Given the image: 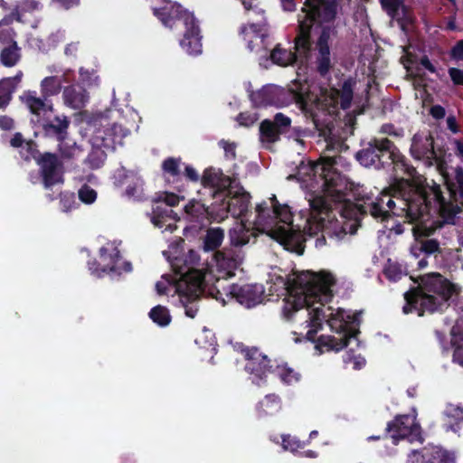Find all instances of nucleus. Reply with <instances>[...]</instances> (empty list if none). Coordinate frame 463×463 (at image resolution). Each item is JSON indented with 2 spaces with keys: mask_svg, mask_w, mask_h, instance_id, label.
<instances>
[{
  "mask_svg": "<svg viewBox=\"0 0 463 463\" xmlns=\"http://www.w3.org/2000/svg\"><path fill=\"white\" fill-rule=\"evenodd\" d=\"M385 156L392 161L397 175L392 193L365 195L363 203L359 204L345 200L344 190L347 182L338 168L344 164L342 156L324 157L318 162H301L295 177L302 188L308 190L307 200L309 206L300 212L301 217L305 218L303 232L298 225H293L289 206L279 203L275 195L269 198V203L257 205L253 230L269 235L287 250L298 255L304 251V233L313 236L322 232V237L316 241L317 247L325 244L326 236L341 240L347 233H355L358 214L369 213L373 216L370 209L364 207L368 198L375 200L388 194L396 201L395 196L402 197V194L399 187L402 178L411 182L410 178L416 174L415 168L407 164L404 156L387 138H375L369 142L357 153L356 158L365 167L379 168L384 165L382 160Z\"/></svg>",
  "mask_w": 463,
  "mask_h": 463,
  "instance_id": "nucleus-1",
  "label": "nucleus"
},
{
  "mask_svg": "<svg viewBox=\"0 0 463 463\" xmlns=\"http://www.w3.org/2000/svg\"><path fill=\"white\" fill-rule=\"evenodd\" d=\"M335 283V279L329 271H302L295 274L287 284L288 294L283 299L282 315L287 320L293 321L298 330L293 332L294 335H299L293 339L294 342L312 341L323 321L339 335L338 337L321 335L316 344L319 354L338 352L346 346L347 340L354 336L358 324L359 314L327 305L333 298Z\"/></svg>",
  "mask_w": 463,
  "mask_h": 463,
  "instance_id": "nucleus-2",
  "label": "nucleus"
},
{
  "mask_svg": "<svg viewBox=\"0 0 463 463\" xmlns=\"http://www.w3.org/2000/svg\"><path fill=\"white\" fill-rule=\"evenodd\" d=\"M402 197L395 196L396 201L388 194L368 198L365 206L370 209L374 219L388 220L392 215L404 218L408 222L416 223L412 229L416 236H428L437 227L438 222L431 221L439 217L443 222L454 223L458 213L462 212L463 203H457L458 191L449 187L445 194L440 185L433 180L418 177L413 182L402 178L399 183Z\"/></svg>",
  "mask_w": 463,
  "mask_h": 463,
  "instance_id": "nucleus-3",
  "label": "nucleus"
},
{
  "mask_svg": "<svg viewBox=\"0 0 463 463\" xmlns=\"http://www.w3.org/2000/svg\"><path fill=\"white\" fill-rule=\"evenodd\" d=\"M305 0L298 14V34L295 39V52L278 44L270 52L273 63L288 66L299 60L307 61L316 59L317 69L325 74L331 66L330 48L335 37L333 21L336 14L337 4L329 0L324 4Z\"/></svg>",
  "mask_w": 463,
  "mask_h": 463,
  "instance_id": "nucleus-4",
  "label": "nucleus"
},
{
  "mask_svg": "<svg viewBox=\"0 0 463 463\" xmlns=\"http://www.w3.org/2000/svg\"><path fill=\"white\" fill-rule=\"evenodd\" d=\"M178 245L174 248V256L171 251H164L173 269L174 275H163L156 284L158 295H177L179 301L184 308L185 316L195 317L198 306L197 299L205 291L211 280L212 271L199 268V256L194 250H189L185 259V268L179 265Z\"/></svg>",
  "mask_w": 463,
  "mask_h": 463,
  "instance_id": "nucleus-5",
  "label": "nucleus"
},
{
  "mask_svg": "<svg viewBox=\"0 0 463 463\" xmlns=\"http://www.w3.org/2000/svg\"><path fill=\"white\" fill-rule=\"evenodd\" d=\"M417 282L418 288L405 294V314L412 312L413 309L418 311L419 316H422L424 312L442 310L449 298L458 292L455 284L439 273L420 276Z\"/></svg>",
  "mask_w": 463,
  "mask_h": 463,
  "instance_id": "nucleus-6",
  "label": "nucleus"
},
{
  "mask_svg": "<svg viewBox=\"0 0 463 463\" xmlns=\"http://www.w3.org/2000/svg\"><path fill=\"white\" fill-rule=\"evenodd\" d=\"M155 14L158 16L165 26L184 29L180 46L190 55L202 52V36L196 19L192 13L182 8L179 5H171L162 9H156Z\"/></svg>",
  "mask_w": 463,
  "mask_h": 463,
  "instance_id": "nucleus-7",
  "label": "nucleus"
},
{
  "mask_svg": "<svg viewBox=\"0 0 463 463\" xmlns=\"http://www.w3.org/2000/svg\"><path fill=\"white\" fill-rule=\"evenodd\" d=\"M247 18L248 23L240 28V35L250 52L266 56L270 43L263 11L257 7L250 9L247 11Z\"/></svg>",
  "mask_w": 463,
  "mask_h": 463,
  "instance_id": "nucleus-8",
  "label": "nucleus"
},
{
  "mask_svg": "<svg viewBox=\"0 0 463 463\" xmlns=\"http://www.w3.org/2000/svg\"><path fill=\"white\" fill-rule=\"evenodd\" d=\"M128 134V129L117 124L103 126L102 128L95 130L90 138L93 150L87 158L90 167L99 168L106 158V154L101 148L115 149L117 145H121L123 138Z\"/></svg>",
  "mask_w": 463,
  "mask_h": 463,
  "instance_id": "nucleus-9",
  "label": "nucleus"
},
{
  "mask_svg": "<svg viewBox=\"0 0 463 463\" xmlns=\"http://www.w3.org/2000/svg\"><path fill=\"white\" fill-rule=\"evenodd\" d=\"M250 99L255 107H283L291 101H296L303 108H306L312 98L306 93L301 87L300 90L291 87L288 91L278 86L269 85L253 92Z\"/></svg>",
  "mask_w": 463,
  "mask_h": 463,
  "instance_id": "nucleus-10",
  "label": "nucleus"
},
{
  "mask_svg": "<svg viewBox=\"0 0 463 463\" xmlns=\"http://www.w3.org/2000/svg\"><path fill=\"white\" fill-rule=\"evenodd\" d=\"M61 90V79L51 75L43 78L40 82L43 99L38 97L35 91L27 90L20 96V99L33 116L47 117L52 112V104L47 99L58 95Z\"/></svg>",
  "mask_w": 463,
  "mask_h": 463,
  "instance_id": "nucleus-11",
  "label": "nucleus"
},
{
  "mask_svg": "<svg viewBox=\"0 0 463 463\" xmlns=\"http://www.w3.org/2000/svg\"><path fill=\"white\" fill-rule=\"evenodd\" d=\"M250 195L239 184H235L219 201L212 204L214 221L221 222L231 213L234 218L242 216L250 206Z\"/></svg>",
  "mask_w": 463,
  "mask_h": 463,
  "instance_id": "nucleus-12",
  "label": "nucleus"
},
{
  "mask_svg": "<svg viewBox=\"0 0 463 463\" xmlns=\"http://www.w3.org/2000/svg\"><path fill=\"white\" fill-rule=\"evenodd\" d=\"M220 286L209 287L206 290L208 294L221 302L222 305L227 303L226 298L235 299L238 303L245 307L250 308L265 300L264 288L260 284H247V285H232L227 292H221Z\"/></svg>",
  "mask_w": 463,
  "mask_h": 463,
  "instance_id": "nucleus-13",
  "label": "nucleus"
},
{
  "mask_svg": "<svg viewBox=\"0 0 463 463\" xmlns=\"http://www.w3.org/2000/svg\"><path fill=\"white\" fill-rule=\"evenodd\" d=\"M410 153L414 159L422 161L426 165L436 166L437 171L445 178L447 164L443 156L434 149L430 131H420L413 135Z\"/></svg>",
  "mask_w": 463,
  "mask_h": 463,
  "instance_id": "nucleus-14",
  "label": "nucleus"
},
{
  "mask_svg": "<svg viewBox=\"0 0 463 463\" xmlns=\"http://www.w3.org/2000/svg\"><path fill=\"white\" fill-rule=\"evenodd\" d=\"M98 265L99 268L96 269L90 266L91 273L97 277H101L103 274L110 272L120 275L123 272H130L132 269L129 262L121 260L116 241H109L99 249Z\"/></svg>",
  "mask_w": 463,
  "mask_h": 463,
  "instance_id": "nucleus-15",
  "label": "nucleus"
},
{
  "mask_svg": "<svg viewBox=\"0 0 463 463\" xmlns=\"http://www.w3.org/2000/svg\"><path fill=\"white\" fill-rule=\"evenodd\" d=\"M354 84L353 80H348L345 81L341 90L330 89L322 90L317 98V107L326 110L328 114H335L338 108L343 109L350 108Z\"/></svg>",
  "mask_w": 463,
  "mask_h": 463,
  "instance_id": "nucleus-16",
  "label": "nucleus"
},
{
  "mask_svg": "<svg viewBox=\"0 0 463 463\" xmlns=\"http://www.w3.org/2000/svg\"><path fill=\"white\" fill-rule=\"evenodd\" d=\"M241 352L246 360L245 370L250 374L252 383L262 385L266 383L267 374L272 373L273 366H269L267 356L257 348H243Z\"/></svg>",
  "mask_w": 463,
  "mask_h": 463,
  "instance_id": "nucleus-17",
  "label": "nucleus"
},
{
  "mask_svg": "<svg viewBox=\"0 0 463 463\" xmlns=\"http://www.w3.org/2000/svg\"><path fill=\"white\" fill-rule=\"evenodd\" d=\"M388 432L391 433L392 444L396 445L400 439H407L411 442L421 440L420 427L415 421V415H402L387 426Z\"/></svg>",
  "mask_w": 463,
  "mask_h": 463,
  "instance_id": "nucleus-18",
  "label": "nucleus"
},
{
  "mask_svg": "<svg viewBox=\"0 0 463 463\" xmlns=\"http://www.w3.org/2000/svg\"><path fill=\"white\" fill-rule=\"evenodd\" d=\"M291 119L282 113H277L273 120L265 119L260 126L262 143L272 144L279 139V136L289 131Z\"/></svg>",
  "mask_w": 463,
  "mask_h": 463,
  "instance_id": "nucleus-19",
  "label": "nucleus"
},
{
  "mask_svg": "<svg viewBox=\"0 0 463 463\" xmlns=\"http://www.w3.org/2000/svg\"><path fill=\"white\" fill-rule=\"evenodd\" d=\"M213 260L216 270L219 272L216 280L220 284L222 279H227L234 275V271L242 263L243 256L241 252L233 250L218 251L214 254Z\"/></svg>",
  "mask_w": 463,
  "mask_h": 463,
  "instance_id": "nucleus-20",
  "label": "nucleus"
},
{
  "mask_svg": "<svg viewBox=\"0 0 463 463\" xmlns=\"http://www.w3.org/2000/svg\"><path fill=\"white\" fill-rule=\"evenodd\" d=\"M202 183L204 186H209L214 189L213 196L214 202H219L236 184L235 181L232 180L229 176L223 175L220 169L208 168L204 171Z\"/></svg>",
  "mask_w": 463,
  "mask_h": 463,
  "instance_id": "nucleus-21",
  "label": "nucleus"
},
{
  "mask_svg": "<svg viewBox=\"0 0 463 463\" xmlns=\"http://www.w3.org/2000/svg\"><path fill=\"white\" fill-rule=\"evenodd\" d=\"M45 188L62 183L61 165L56 156L46 153L38 160Z\"/></svg>",
  "mask_w": 463,
  "mask_h": 463,
  "instance_id": "nucleus-22",
  "label": "nucleus"
},
{
  "mask_svg": "<svg viewBox=\"0 0 463 463\" xmlns=\"http://www.w3.org/2000/svg\"><path fill=\"white\" fill-rule=\"evenodd\" d=\"M407 463H454V458L439 447L424 448L420 452L413 451Z\"/></svg>",
  "mask_w": 463,
  "mask_h": 463,
  "instance_id": "nucleus-23",
  "label": "nucleus"
},
{
  "mask_svg": "<svg viewBox=\"0 0 463 463\" xmlns=\"http://www.w3.org/2000/svg\"><path fill=\"white\" fill-rule=\"evenodd\" d=\"M402 62L407 70L408 75L413 78V85L415 87L423 85V80L421 78V68L428 70L430 72H435V68L427 57L420 59L418 63L415 61L409 52L406 51V54L402 56Z\"/></svg>",
  "mask_w": 463,
  "mask_h": 463,
  "instance_id": "nucleus-24",
  "label": "nucleus"
},
{
  "mask_svg": "<svg viewBox=\"0 0 463 463\" xmlns=\"http://www.w3.org/2000/svg\"><path fill=\"white\" fill-rule=\"evenodd\" d=\"M150 220L156 227L173 232L176 229L175 222L178 218L172 209L157 205L153 209Z\"/></svg>",
  "mask_w": 463,
  "mask_h": 463,
  "instance_id": "nucleus-25",
  "label": "nucleus"
},
{
  "mask_svg": "<svg viewBox=\"0 0 463 463\" xmlns=\"http://www.w3.org/2000/svg\"><path fill=\"white\" fill-rule=\"evenodd\" d=\"M62 98L64 104L73 109H80L89 101V95L84 89L76 85H70L63 89Z\"/></svg>",
  "mask_w": 463,
  "mask_h": 463,
  "instance_id": "nucleus-26",
  "label": "nucleus"
},
{
  "mask_svg": "<svg viewBox=\"0 0 463 463\" xmlns=\"http://www.w3.org/2000/svg\"><path fill=\"white\" fill-rule=\"evenodd\" d=\"M184 213L186 218L191 222H203L208 216L214 220V215L212 213V206L206 207L203 203L196 200L190 201L184 207Z\"/></svg>",
  "mask_w": 463,
  "mask_h": 463,
  "instance_id": "nucleus-27",
  "label": "nucleus"
},
{
  "mask_svg": "<svg viewBox=\"0 0 463 463\" xmlns=\"http://www.w3.org/2000/svg\"><path fill=\"white\" fill-rule=\"evenodd\" d=\"M281 400L275 394H269L258 404V411L260 415H274L281 410Z\"/></svg>",
  "mask_w": 463,
  "mask_h": 463,
  "instance_id": "nucleus-28",
  "label": "nucleus"
},
{
  "mask_svg": "<svg viewBox=\"0 0 463 463\" xmlns=\"http://www.w3.org/2000/svg\"><path fill=\"white\" fill-rule=\"evenodd\" d=\"M224 239L223 230L221 228H211L207 231L203 240L204 250H214L221 246Z\"/></svg>",
  "mask_w": 463,
  "mask_h": 463,
  "instance_id": "nucleus-29",
  "label": "nucleus"
},
{
  "mask_svg": "<svg viewBox=\"0 0 463 463\" xmlns=\"http://www.w3.org/2000/svg\"><path fill=\"white\" fill-rule=\"evenodd\" d=\"M20 58L21 52L16 43H12V44L3 47V50L0 53V60L2 63L6 67L14 66Z\"/></svg>",
  "mask_w": 463,
  "mask_h": 463,
  "instance_id": "nucleus-30",
  "label": "nucleus"
},
{
  "mask_svg": "<svg viewBox=\"0 0 463 463\" xmlns=\"http://www.w3.org/2000/svg\"><path fill=\"white\" fill-rule=\"evenodd\" d=\"M48 116L49 114L47 115V117ZM47 117H37V122L41 126H43L46 130L53 129V131L59 136V138L62 137L69 125L66 117H56L54 118V121L51 123H46L44 118H46Z\"/></svg>",
  "mask_w": 463,
  "mask_h": 463,
  "instance_id": "nucleus-31",
  "label": "nucleus"
},
{
  "mask_svg": "<svg viewBox=\"0 0 463 463\" xmlns=\"http://www.w3.org/2000/svg\"><path fill=\"white\" fill-rule=\"evenodd\" d=\"M280 380L286 384H293L299 381L300 374L296 372L293 368L288 367V364H277L272 370Z\"/></svg>",
  "mask_w": 463,
  "mask_h": 463,
  "instance_id": "nucleus-32",
  "label": "nucleus"
},
{
  "mask_svg": "<svg viewBox=\"0 0 463 463\" xmlns=\"http://www.w3.org/2000/svg\"><path fill=\"white\" fill-rule=\"evenodd\" d=\"M253 233L241 222L230 232L231 243L234 246H243L250 242V238Z\"/></svg>",
  "mask_w": 463,
  "mask_h": 463,
  "instance_id": "nucleus-33",
  "label": "nucleus"
},
{
  "mask_svg": "<svg viewBox=\"0 0 463 463\" xmlns=\"http://www.w3.org/2000/svg\"><path fill=\"white\" fill-rule=\"evenodd\" d=\"M131 180L128 183L126 194L128 197L135 200H142L145 198V193L143 188V180L137 175H131Z\"/></svg>",
  "mask_w": 463,
  "mask_h": 463,
  "instance_id": "nucleus-34",
  "label": "nucleus"
},
{
  "mask_svg": "<svg viewBox=\"0 0 463 463\" xmlns=\"http://www.w3.org/2000/svg\"><path fill=\"white\" fill-rule=\"evenodd\" d=\"M150 318L160 326H167L171 321L168 309L163 306H156L149 312Z\"/></svg>",
  "mask_w": 463,
  "mask_h": 463,
  "instance_id": "nucleus-35",
  "label": "nucleus"
},
{
  "mask_svg": "<svg viewBox=\"0 0 463 463\" xmlns=\"http://www.w3.org/2000/svg\"><path fill=\"white\" fill-rule=\"evenodd\" d=\"M445 415L449 420V424L447 429L451 430H456L452 421L458 424L463 421V406L456 405V404H449L445 410Z\"/></svg>",
  "mask_w": 463,
  "mask_h": 463,
  "instance_id": "nucleus-36",
  "label": "nucleus"
},
{
  "mask_svg": "<svg viewBox=\"0 0 463 463\" xmlns=\"http://www.w3.org/2000/svg\"><path fill=\"white\" fill-rule=\"evenodd\" d=\"M60 139V151L65 157L71 158L80 154V147L77 146L73 140L65 138L64 137H61Z\"/></svg>",
  "mask_w": 463,
  "mask_h": 463,
  "instance_id": "nucleus-37",
  "label": "nucleus"
},
{
  "mask_svg": "<svg viewBox=\"0 0 463 463\" xmlns=\"http://www.w3.org/2000/svg\"><path fill=\"white\" fill-rule=\"evenodd\" d=\"M43 8L42 0H21L16 9L17 20H21V13H33Z\"/></svg>",
  "mask_w": 463,
  "mask_h": 463,
  "instance_id": "nucleus-38",
  "label": "nucleus"
},
{
  "mask_svg": "<svg viewBox=\"0 0 463 463\" xmlns=\"http://www.w3.org/2000/svg\"><path fill=\"white\" fill-rule=\"evenodd\" d=\"M48 71L52 73L53 77H59L61 79V89L63 84L71 83L75 80L74 72L71 69L60 71L54 65H52L48 67Z\"/></svg>",
  "mask_w": 463,
  "mask_h": 463,
  "instance_id": "nucleus-39",
  "label": "nucleus"
},
{
  "mask_svg": "<svg viewBox=\"0 0 463 463\" xmlns=\"http://www.w3.org/2000/svg\"><path fill=\"white\" fill-rule=\"evenodd\" d=\"M452 345L459 346L463 345V318L456 320L450 329Z\"/></svg>",
  "mask_w": 463,
  "mask_h": 463,
  "instance_id": "nucleus-40",
  "label": "nucleus"
},
{
  "mask_svg": "<svg viewBox=\"0 0 463 463\" xmlns=\"http://www.w3.org/2000/svg\"><path fill=\"white\" fill-rule=\"evenodd\" d=\"M12 43H15L14 41V33L9 27L7 20L4 19L0 22V43L5 47L12 44Z\"/></svg>",
  "mask_w": 463,
  "mask_h": 463,
  "instance_id": "nucleus-41",
  "label": "nucleus"
},
{
  "mask_svg": "<svg viewBox=\"0 0 463 463\" xmlns=\"http://www.w3.org/2000/svg\"><path fill=\"white\" fill-rule=\"evenodd\" d=\"M195 342L203 348L211 347L212 351L215 350V337L213 333L209 329L204 328L202 334L196 338Z\"/></svg>",
  "mask_w": 463,
  "mask_h": 463,
  "instance_id": "nucleus-42",
  "label": "nucleus"
},
{
  "mask_svg": "<svg viewBox=\"0 0 463 463\" xmlns=\"http://www.w3.org/2000/svg\"><path fill=\"white\" fill-rule=\"evenodd\" d=\"M13 89L10 87V80L0 81V108L5 107L10 99Z\"/></svg>",
  "mask_w": 463,
  "mask_h": 463,
  "instance_id": "nucleus-43",
  "label": "nucleus"
},
{
  "mask_svg": "<svg viewBox=\"0 0 463 463\" xmlns=\"http://www.w3.org/2000/svg\"><path fill=\"white\" fill-rule=\"evenodd\" d=\"M384 273L389 279L396 281L402 278L404 270L400 264L390 262L385 267Z\"/></svg>",
  "mask_w": 463,
  "mask_h": 463,
  "instance_id": "nucleus-44",
  "label": "nucleus"
},
{
  "mask_svg": "<svg viewBox=\"0 0 463 463\" xmlns=\"http://www.w3.org/2000/svg\"><path fill=\"white\" fill-rule=\"evenodd\" d=\"M180 160L175 158H168L163 163V169L165 173L172 176H175L180 173Z\"/></svg>",
  "mask_w": 463,
  "mask_h": 463,
  "instance_id": "nucleus-45",
  "label": "nucleus"
},
{
  "mask_svg": "<svg viewBox=\"0 0 463 463\" xmlns=\"http://www.w3.org/2000/svg\"><path fill=\"white\" fill-rule=\"evenodd\" d=\"M79 198L85 203H92L97 198V193L95 190L85 185L80 189Z\"/></svg>",
  "mask_w": 463,
  "mask_h": 463,
  "instance_id": "nucleus-46",
  "label": "nucleus"
},
{
  "mask_svg": "<svg viewBox=\"0 0 463 463\" xmlns=\"http://www.w3.org/2000/svg\"><path fill=\"white\" fill-rule=\"evenodd\" d=\"M282 446L285 450H290L294 452L297 449H301L303 447V443L296 438H292L290 436H283Z\"/></svg>",
  "mask_w": 463,
  "mask_h": 463,
  "instance_id": "nucleus-47",
  "label": "nucleus"
},
{
  "mask_svg": "<svg viewBox=\"0 0 463 463\" xmlns=\"http://www.w3.org/2000/svg\"><path fill=\"white\" fill-rule=\"evenodd\" d=\"M290 133L288 135V138L294 140L296 143L299 144L300 146L304 145L303 137L308 136L309 131L307 129H303L300 128H293L292 129H289Z\"/></svg>",
  "mask_w": 463,
  "mask_h": 463,
  "instance_id": "nucleus-48",
  "label": "nucleus"
},
{
  "mask_svg": "<svg viewBox=\"0 0 463 463\" xmlns=\"http://www.w3.org/2000/svg\"><path fill=\"white\" fill-rule=\"evenodd\" d=\"M76 203L73 194L65 193L61 194V204L63 212L71 211Z\"/></svg>",
  "mask_w": 463,
  "mask_h": 463,
  "instance_id": "nucleus-49",
  "label": "nucleus"
},
{
  "mask_svg": "<svg viewBox=\"0 0 463 463\" xmlns=\"http://www.w3.org/2000/svg\"><path fill=\"white\" fill-rule=\"evenodd\" d=\"M424 250V255L431 254L439 250V246L435 240H421Z\"/></svg>",
  "mask_w": 463,
  "mask_h": 463,
  "instance_id": "nucleus-50",
  "label": "nucleus"
},
{
  "mask_svg": "<svg viewBox=\"0 0 463 463\" xmlns=\"http://www.w3.org/2000/svg\"><path fill=\"white\" fill-rule=\"evenodd\" d=\"M381 133L393 136L396 137H403V130L402 128H395L392 124L383 125L381 128Z\"/></svg>",
  "mask_w": 463,
  "mask_h": 463,
  "instance_id": "nucleus-51",
  "label": "nucleus"
},
{
  "mask_svg": "<svg viewBox=\"0 0 463 463\" xmlns=\"http://www.w3.org/2000/svg\"><path fill=\"white\" fill-rule=\"evenodd\" d=\"M455 179L458 184V197L463 201V168L458 166L455 170Z\"/></svg>",
  "mask_w": 463,
  "mask_h": 463,
  "instance_id": "nucleus-52",
  "label": "nucleus"
},
{
  "mask_svg": "<svg viewBox=\"0 0 463 463\" xmlns=\"http://www.w3.org/2000/svg\"><path fill=\"white\" fill-rule=\"evenodd\" d=\"M449 74L455 84L463 85V70L450 68Z\"/></svg>",
  "mask_w": 463,
  "mask_h": 463,
  "instance_id": "nucleus-53",
  "label": "nucleus"
},
{
  "mask_svg": "<svg viewBox=\"0 0 463 463\" xmlns=\"http://www.w3.org/2000/svg\"><path fill=\"white\" fill-rule=\"evenodd\" d=\"M219 145L223 148L225 156L229 158L235 157V145L227 141L222 140Z\"/></svg>",
  "mask_w": 463,
  "mask_h": 463,
  "instance_id": "nucleus-54",
  "label": "nucleus"
},
{
  "mask_svg": "<svg viewBox=\"0 0 463 463\" xmlns=\"http://www.w3.org/2000/svg\"><path fill=\"white\" fill-rule=\"evenodd\" d=\"M411 254L415 258L418 259L421 254L424 255V250L423 246L421 244V241L417 240L410 249Z\"/></svg>",
  "mask_w": 463,
  "mask_h": 463,
  "instance_id": "nucleus-55",
  "label": "nucleus"
},
{
  "mask_svg": "<svg viewBox=\"0 0 463 463\" xmlns=\"http://www.w3.org/2000/svg\"><path fill=\"white\" fill-rule=\"evenodd\" d=\"M352 362L354 364V366H353L354 369H360L365 364L364 358H363L361 356H354L352 358L350 355H348L347 357L345 358V364H349Z\"/></svg>",
  "mask_w": 463,
  "mask_h": 463,
  "instance_id": "nucleus-56",
  "label": "nucleus"
},
{
  "mask_svg": "<svg viewBox=\"0 0 463 463\" xmlns=\"http://www.w3.org/2000/svg\"><path fill=\"white\" fill-rule=\"evenodd\" d=\"M452 145L454 146L455 156L463 163V141L458 139H454L452 141Z\"/></svg>",
  "mask_w": 463,
  "mask_h": 463,
  "instance_id": "nucleus-57",
  "label": "nucleus"
},
{
  "mask_svg": "<svg viewBox=\"0 0 463 463\" xmlns=\"http://www.w3.org/2000/svg\"><path fill=\"white\" fill-rule=\"evenodd\" d=\"M381 3L389 13H392L398 9L400 0H381Z\"/></svg>",
  "mask_w": 463,
  "mask_h": 463,
  "instance_id": "nucleus-58",
  "label": "nucleus"
},
{
  "mask_svg": "<svg viewBox=\"0 0 463 463\" xmlns=\"http://www.w3.org/2000/svg\"><path fill=\"white\" fill-rule=\"evenodd\" d=\"M451 56L456 60H463V40L459 41L453 47Z\"/></svg>",
  "mask_w": 463,
  "mask_h": 463,
  "instance_id": "nucleus-59",
  "label": "nucleus"
},
{
  "mask_svg": "<svg viewBox=\"0 0 463 463\" xmlns=\"http://www.w3.org/2000/svg\"><path fill=\"white\" fill-rule=\"evenodd\" d=\"M179 200V196L175 194H165L164 197L162 198V201L165 203L167 207L178 204Z\"/></svg>",
  "mask_w": 463,
  "mask_h": 463,
  "instance_id": "nucleus-60",
  "label": "nucleus"
},
{
  "mask_svg": "<svg viewBox=\"0 0 463 463\" xmlns=\"http://www.w3.org/2000/svg\"><path fill=\"white\" fill-rule=\"evenodd\" d=\"M454 362L463 366V347L462 345L456 346L453 354Z\"/></svg>",
  "mask_w": 463,
  "mask_h": 463,
  "instance_id": "nucleus-61",
  "label": "nucleus"
},
{
  "mask_svg": "<svg viewBox=\"0 0 463 463\" xmlns=\"http://www.w3.org/2000/svg\"><path fill=\"white\" fill-rule=\"evenodd\" d=\"M430 114L435 118H442L445 116V109L441 106H433Z\"/></svg>",
  "mask_w": 463,
  "mask_h": 463,
  "instance_id": "nucleus-62",
  "label": "nucleus"
},
{
  "mask_svg": "<svg viewBox=\"0 0 463 463\" xmlns=\"http://www.w3.org/2000/svg\"><path fill=\"white\" fill-rule=\"evenodd\" d=\"M447 126H448V128L453 132V133H458V126L457 124V120H456V118L453 117V116H449L447 118Z\"/></svg>",
  "mask_w": 463,
  "mask_h": 463,
  "instance_id": "nucleus-63",
  "label": "nucleus"
},
{
  "mask_svg": "<svg viewBox=\"0 0 463 463\" xmlns=\"http://www.w3.org/2000/svg\"><path fill=\"white\" fill-rule=\"evenodd\" d=\"M14 122L11 118L8 117H1L0 118V128L3 129H11L13 128Z\"/></svg>",
  "mask_w": 463,
  "mask_h": 463,
  "instance_id": "nucleus-64",
  "label": "nucleus"
}]
</instances>
